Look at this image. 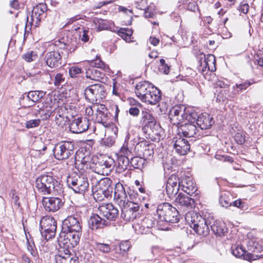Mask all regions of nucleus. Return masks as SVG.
<instances>
[{"instance_id": "nucleus-1", "label": "nucleus", "mask_w": 263, "mask_h": 263, "mask_svg": "<svg viewBox=\"0 0 263 263\" xmlns=\"http://www.w3.org/2000/svg\"><path fill=\"white\" fill-rule=\"evenodd\" d=\"M114 197L116 202L122 209L121 217L126 221H133L140 216V206L137 203L129 201L125 189L118 184L115 190Z\"/></svg>"}, {"instance_id": "nucleus-2", "label": "nucleus", "mask_w": 263, "mask_h": 263, "mask_svg": "<svg viewBox=\"0 0 263 263\" xmlns=\"http://www.w3.org/2000/svg\"><path fill=\"white\" fill-rule=\"evenodd\" d=\"M36 187L38 192L43 195H48L54 191L58 192L59 183L52 176L43 175L36 179Z\"/></svg>"}, {"instance_id": "nucleus-3", "label": "nucleus", "mask_w": 263, "mask_h": 263, "mask_svg": "<svg viewBox=\"0 0 263 263\" xmlns=\"http://www.w3.org/2000/svg\"><path fill=\"white\" fill-rule=\"evenodd\" d=\"M68 186L75 193L83 194L87 190L89 183L86 174L80 172V173H73L67 179Z\"/></svg>"}, {"instance_id": "nucleus-4", "label": "nucleus", "mask_w": 263, "mask_h": 263, "mask_svg": "<svg viewBox=\"0 0 263 263\" xmlns=\"http://www.w3.org/2000/svg\"><path fill=\"white\" fill-rule=\"evenodd\" d=\"M157 213L160 220L171 223H176L179 221V212L168 203L159 204L157 209Z\"/></svg>"}, {"instance_id": "nucleus-5", "label": "nucleus", "mask_w": 263, "mask_h": 263, "mask_svg": "<svg viewBox=\"0 0 263 263\" xmlns=\"http://www.w3.org/2000/svg\"><path fill=\"white\" fill-rule=\"evenodd\" d=\"M111 183V180L108 178L97 181L96 184L92 187L94 198L96 200L101 201L110 196L112 192Z\"/></svg>"}, {"instance_id": "nucleus-6", "label": "nucleus", "mask_w": 263, "mask_h": 263, "mask_svg": "<svg viewBox=\"0 0 263 263\" xmlns=\"http://www.w3.org/2000/svg\"><path fill=\"white\" fill-rule=\"evenodd\" d=\"M84 95L86 99L90 103L100 102L106 96L105 86L101 83L91 85L85 89Z\"/></svg>"}, {"instance_id": "nucleus-7", "label": "nucleus", "mask_w": 263, "mask_h": 263, "mask_svg": "<svg viewBox=\"0 0 263 263\" xmlns=\"http://www.w3.org/2000/svg\"><path fill=\"white\" fill-rule=\"evenodd\" d=\"M41 233L42 236L48 240L55 236L57 230V222L51 216H45L40 220Z\"/></svg>"}, {"instance_id": "nucleus-8", "label": "nucleus", "mask_w": 263, "mask_h": 263, "mask_svg": "<svg viewBox=\"0 0 263 263\" xmlns=\"http://www.w3.org/2000/svg\"><path fill=\"white\" fill-rule=\"evenodd\" d=\"M74 145L72 142L64 141L56 144L53 149L55 158L58 160L68 159L74 154Z\"/></svg>"}, {"instance_id": "nucleus-9", "label": "nucleus", "mask_w": 263, "mask_h": 263, "mask_svg": "<svg viewBox=\"0 0 263 263\" xmlns=\"http://www.w3.org/2000/svg\"><path fill=\"white\" fill-rule=\"evenodd\" d=\"M183 137L178 134V135L173 138V141L174 142V147L176 152L180 155H185L190 151V146L189 142L184 137H193V135L196 133H182Z\"/></svg>"}, {"instance_id": "nucleus-10", "label": "nucleus", "mask_w": 263, "mask_h": 263, "mask_svg": "<svg viewBox=\"0 0 263 263\" xmlns=\"http://www.w3.org/2000/svg\"><path fill=\"white\" fill-rule=\"evenodd\" d=\"M80 235V232L64 231L60 234L58 242L60 247L65 245L68 248H73L79 242Z\"/></svg>"}, {"instance_id": "nucleus-11", "label": "nucleus", "mask_w": 263, "mask_h": 263, "mask_svg": "<svg viewBox=\"0 0 263 263\" xmlns=\"http://www.w3.org/2000/svg\"><path fill=\"white\" fill-rule=\"evenodd\" d=\"M63 230L65 231L81 232L82 219L79 214L76 213L65 219L63 221Z\"/></svg>"}, {"instance_id": "nucleus-12", "label": "nucleus", "mask_w": 263, "mask_h": 263, "mask_svg": "<svg viewBox=\"0 0 263 263\" xmlns=\"http://www.w3.org/2000/svg\"><path fill=\"white\" fill-rule=\"evenodd\" d=\"M47 10V7L45 4H40L34 7L32 10L30 21L27 17V23L30 24L31 26H38L41 21L46 17Z\"/></svg>"}, {"instance_id": "nucleus-13", "label": "nucleus", "mask_w": 263, "mask_h": 263, "mask_svg": "<svg viewBox=\"0 0 263 263\" xmlns=\"http://www.w3.org/2000/svg\"><path fill=\"white\" fill-rule=\"evenodd\" d=\"M100 216L109 221L115 220L119 214L118 210L111 203L102 204L98 207Z\"/></svg>"}, {"instance_id": "nucleus-14", "label": "nucleus", "mask_w": 263, "mask_h": 263, "mask_svg": "<svg viewBox=\"0 0 263 263\" xmlns=\"http://www.w3.org/2000/svg\"><path fill=\"white\" fill-rule=\"evenodd\" d=\"M89 151L85 148H81L77 151L74 158V164L78 169L85 170L88 168L87 163L90 160Z\"/></svg>"}, {"instance_id": "nucleus-15", "label": "nucleus", "mask_w": 263, "mask_h": 263, "mask_svg": "<svg viewBox=\"0 0 263 263\" xmlns=\"http://www.w3.org/2000/svg\"><path fill=\"white\" fill-rule=\"evenodd\" d=\"M142 120L143 121V132H148L151 130L154 132L155 130L159 131L161 130V126L159 123H157L152 115L147 111H142Z\"/></svg>"}, {"instance_id": "nucleus-16", "label": "nucleus", "mask_w": 263, "mask_h": 263, "mask_svg": "<svg viewBox=\"0 0 263 263\" xmlns=\"http://www.w3.org/2000/svg\"><path fill=\"white\" fill-rule=\"evenodd\" d=\"M62 57L59 50L48 52L45 57L46 64L52 68L61 67L64 65Z\"/></svg>"}, {"instance_id": "nucleus-17", "label": "nucleus", "mask_w": 263, "mask_h": 263, "mask_svg": "<svg viewBox=\"0 0 263 263\" xmlns=\"http://www.w3.org/2000/svg\"><path fill=\"white\" fill-rule=\"evenodd\" d=\"M184 114L183 116V122L185 120L187 121V123H185V127H187V129L189 131L195 130L197 129L196 124L197 119L198 116L197 112L192 108L185 107Z\"/></svg>"}, {"instance_id": "nucleus-18", "label": "nucleus", "mask_w": 263, "mask_h": 263, "mask_svg": "<svg viewBox=\"0 0 263 263\" xmlns=\"http://www.w3.org/2000/svg\"><path fill=\"white\" fill-rule=\"evenodd\" d=\"M45 93L43 91H30L28 95L21 99V104L25 107L34 105V103L39 101L45 96Z\"/></svg>"}, {"instance_id": "nucleus-19", "label": "nucleus", "mask_w": 263, "mask_h": 263, "mask_svg": "<svg viewBox=\"0 0 263 263\" xmlns=\"http://www.w3.org/2000/svg\"><path fill=\"white\" fill-rule=\"evenodd\" d=\"M42 203L46 211L52 212L59 210L63 204L62 199L58 197H44Z\"/></svg>"}, {"instance_id": "nucleus-20", "label": "nucleus", "mask_w": 263, "mask_h": 263, "mask_svg": "<svg viewBox=\"0 0 263 263\" xmlns=\"http://www.w3.org/2000/svg\"><path fill=\"white\" fill-rule=\"evenodd\" d=\"M94 109H96L95 120L99 123H102L104 126L110 125V123L107 122L108 115L105 105L97 103V107H95Z\"/></svg>"}, {"instance_id": "nucleus-21", "label": "nucleus", "mask_w": 263, "mask_h": 263, "mask_svg": "<svg viewBox=\"0 0 263 263\" xmlns=\"http://www.w3.org/2000/svg\"><path fill=\"white\" fill-rule=\"evenodd\" d=\"M233 254L237 257H243L245 260L249 261L256 260L263 258L262 255H257L247 252L241 246H237L232 249Z\"/></svg>"}, {"instance_id": "nucleus-22", "label": "nucleus", "mask_w": 263, "mask_h": 263, "mask_svg": "<svg viewBox=\"0 0 263 263\" xmlns=\"http://www.w3.org/2000/svg\"><path fill=\"white\" fill-rule=\"evenodd\" d=\"M154 86L152 83L147 81L140 82L136 85L135 93L137 96L142 101L145 96L151 92V90H153Z\"/></svg>"}, {"instance_id": "nucleus-23", "label": "nucleus", "mask_w": 263, "mask_h": 263, "mask_svg": "<svg viewBox=\"0 0 263 263\" xmlns=\"http://www.w3.org/2000/svg\"><path fill=\"white\" fill-rule=\"evenodd\" d=\"M184 110H185V107L183 105L174 106L171 108L170 111L169 117L174 124L183 122Z\"/></svg>"}, {"instance_id": "nucleus-24", "label": "nucleus", "mask_w": 263, "mask_h": 263, "mask_svg": "<svg viewBox=\"0 0 263 263\" xmlns=\"http://www.w3.org/2000/svg\"><path fill=\"white\" fill-rule=\"evenodd\" d=\"M109 224V222L103 218L99 214L92 216L88 221L89 227L92 230L102 228Z\"/></svg>"}, {"instance_id": "nucleus-25", "label": "nucleus", "mask_w": 263, "mask_h": 263, "mask_svg": "<svg viewBox=\"0 0 263 263\" xmlns=\"http://www.w3.org/2000/svg\"><path fill=\"white\" fill-rule=\"evenodd\" d=\"M175 204L178 207H186L192 208L194 206L195 201L194 199L187 195L179 193L175 197L174 200Z\"/></svg>"}, {"instance_id": "nucleus-26", "label": "nucleus", "mask_w": 263, "mask_h": 263, "mask_svg": "<svg viewBox=\"0 0 263 263\" xmlns=\"http://www.w3.org/2000/svg\"><path fill=\"white\" fill-rule=\"evenodd\" d=\"M214 123L213 118L207 113L201 114L198 116L196 125L202 130L210 128Z\"/></svg>"}, {"instance_id": "nucleus-27", "label": "nucleus", "mask_w": 263, "mask_h": 263, "mask_svg": "<svg viewBox=\"0 0 263 263\" xmlns=\"http://www.w3.org/2000/svg\"><path fill=\"white\" fill-rule=\"evenodd\" d=\"M186 220L190 224L191 228L194 229L197 227V225L201 224L202 223L205 222L207 219L203 218L201 215L195 212H188L185 215Z\"/></svg>"}, {"instance_id": "nucleus-28", "label": "nucleus", "mask_w": 263, "mask_h": 263, "mask_svg": "<svg viewBox=\"0 0 263 263\" xmlns=\"http://www.w3.org/2000/svg\"><path fill=\"white\" fill-rule=\"evenodd\" d=\"M161 98V91L154 86L153 90H151V92L148 93L147 95H145L142 101L147 104L155 105L160 101Z\"/></svg>"}, {"instance_id": "nucleus-29", "label": "nucleus", "mask_w": 263, "mask_h": 263, "mask_svg": "<svg viewBox=\"0 0 263 263\" xmlns=\"http://www.w3.org/2000/svg\"><path fill=\"white\" fill-rule=\"evenodd\" d=\"M180 186L184 192L190 196L194 194L197 190L195 184L190 177H185L182 179Z\"/></svg>"}, {"instance_id": "nucleus-30", "label": "nucleus", "mask_w": 263, "mask_h": 263, "mask_svg": "<svg viewBox=\"0 0 263 263\" xmlns=\"http://www.w3.org/2000/svg\"><path fill=\"white\" fill-rule=\"evenodd\" d=\"M114 163V160L111 158H106L99 161L98 164H97L96 168L99 169V167H100L102 171L99 170L98 173H102V174H106L107 175L108 173L110 172L113 168Z\"/></svg>"}, {"instance_id": "nucleus-31", "label": "nucleus", "mask_w": 263, "mask_h": 263, "mask_svg": "<svg viewBox=\"0 0 263 263\" xmlns=\"http://www.w3.org/2000/svg\"><path fill=\"white\" fill-rule=\"evenodd\" d=\"M75 127H77L79 132H86L89 127L88 121L86 119H84V120L81 118L75 119L72 121L69 126L70 132H74L72 129H74Z\"/></svg>"}, {"instance_id": "nucleus-32", "label": "nucleus", "mask_w": 263, "mask_h": 263, "mask_svg": "<svg viewBox=\"0 0 263 263\" xmlns=\"http://www.w3.org/2000/svg\"><path fill=\"white\" fill-rule=\"evenodd\" d=\"M104 70L91 67L86 71V77L92 80L99 81L100 79H103L105 76Z\"/></svg>"}, {"instance_id": "nucleus-33", "label": "nucleus", "mask_w": 263, "mask_h": 263, "mask_svg": "<svg viewBox=\"0 0 263 263\" xmlns=\"http://www.w3.org/2000/svg\"><path fill=\"white\" fill-rule=\"evenodd\" d=\"M134 136L135 135L133 133L132 134L129 133H126L124 143L118 154V156L132 157V153L131 150L128 148L127 144L129 140L132 138V137H134Z\"/></svg>"}, {"instance_id": "nucleus-34", "label": "nucleus", "mask_w": 263, "mask_h": 263, "mask_svg": "<svg viewBox=\"0 0 263 263\" xmlns=\"http://www.w3.org/2000/svg\"><path fill=\"white\" fill-rule=\"evenodd\" d=\"M117 137V133H105L104 137L100 139V143L102 145L106 146H112Z\"/></svg>"}, {"instance_id": "nucleus-35", "label": "nucleus", "mask_w": 263, "mask_h": 263, "mask_svg": "<svg viewBox=\"0 0 263 263\" xmlns=\"http://www.w3.org/2000/svg\"><path fill=\"white\" fill-rule=\"evenodd\" d=\"M66 251L67 253L59 251L58 254L55 256V263H67L68 260L73 256L70 253L69 249H66Z\"/></svg>"}, {"instance_id": "nucleus-36", "label": "nucleus", "mask_w": 263, "mask_h": 263, "mask_svg": "<svg viewBox=\"0 0 263 263\" xmlns=\"http://www.w3.org/2000/svg\"><path fill=\"white\" fill-rule=\"evenodd\" d=\"M210 227L213 233L218 236H221L225 232L224 223L221 221H215Z\"/></svg>"}, {"instance_id": "nucleus-37", "label": "nucleus", "mask_w": 263, "mask_h": 263, "mask_svg": "<svg viewBox=\"0 0 263 263\" xmlns=\"http://www.w3.org/2000/svg\"><path fill=\"white\" fill-rule=\"evenodd\" d=\"M232 195L228 192L222 193L219 198V203L226 208L232 205Z\"/></svg>"}, {"instance_id": "nucleus-38", "label": "nucleus", "mask_w": 263, "mask_h": 263, "mask_svg": "<svg viewBox=\"0 0 263 263\" xmlns=\"http://www.w3.org/2000/svg\"><path fill=\"white\" fill-rule=\"evenodd\" d=\"M210 224H211V222L208 223V221H206L205 222L202 223L201 224L197 225V227L193 229L197 234L205 236L208 235L209 233V225Z\"/></svg>"}, {"instance_id": "nucleus-39", "label": "nucleus", "mask_w": 263, "mask_h": 263, "mask_svg": "<svg viewBox=\"0 0 263 263\" xmlns=\"http://www.w3.org/2000/svg\"><path fill=\"white\" fill-rule=\"evenodd\" d=\"M203 63H204V65H208L209 70L213 71L216 70V60L214 55L209 54L206 57L204 55Z\"/></svg>"}, {"instance_id": "nucleus-40", "label": "nucleus", "mask_w": 263, "mask_h": 263, "mask_svg": "<svg viewBox=\"0 0 263 263\" xmlns=\"http://www.w3.org/2000/svg\"><path fill=\"white\" fill-rule=\"evenodd\" d=\"M35 154L34 155H41L40 157H44V153L42 152H45L47 149V146L43 143L41 140H36L34 143Z\"/></svg>"}, {"instance_id": "nucleus-41", "label": "nucleus", "mask_w": 263, "mask_h": 263, "mask_svg": "<svg viewBox=\"0 0 263 263\" xmlns=\"http://www.w3.org/2000/svg\"><path fill=\"white\" fill-rule=\"evenodd\" d=\"M61 47L63 48H67L69 47L68 51L70 53L73 52L77 48H78L79 46H80V43H78L76 41V39L74 40H72L71 41L67 43H60Z\"/></svg>"}, {"instance_id": "nucleus-42", "label": "nucleus", "mask_w": 263, "mask_h": 263, "mask_svg": "<svg viewBox=\"0 0 263 263\" xmlns=\"http://www.w3.org/2000/svg\"><path fill=\"white\" fill-rule=\"evenodd\" d=\"M118 34L125 41L129 42L133 34V30L127 28H120L118 31Z\"/></svg>"}, {"instance_id": "nucleus-43", "label": "nucleus", "mask_w": 263, "mask_h": 263, "mask_svg": "<svg viewBox=\"0 0 263 263\" xmlns=\"http://www.w3.org/2000/svg\"><path fill=\"white\" fill-rule=\"evenodd\" d=\"M130 244L129 241H125L121 242L119 246H117V251L119 249L120 252H118L119 256H117V258H120L124 255V254L130 248Z\"/></svg>"}, {"instance_id": "nucleus-44", "label": "nucleus", "mask_w": 263, "mask_h": 263, "mask_svg": "<svg viewBox=\"0 0 263 263\" xmlns=\"http://www.w3.org/2000/svg\"><path fill=\"white\" fill-rule=\"evenodd\" d=\"M251 84V82L248 81H245L240 84H236L233 86L235 95L239 94L242 91L246 90Z\"/></svg>"}, {"instance_id": "nucleus-45", "label": "nucleus", "mask_w": 263, "mask_h": 263, "mask_svg": "<svg viewBox=\"0 0 263 263\" xmlns=\"http://www.w3.org/2000/svg\"><path fill=\"white\" fill-rule=\"evenodd\" d=\"M95 23L98 26L99 30H107L110 28L111 23L106 20L97 19Z\"/></svg>"}, {"instance_id": "nucleus-46", "label": "nucleus", "mask_w": 263, "mask_h": 263, "mask_svg": "<svg viewBox=\"0 0 263 263\" xmlns=\"http://www.w3.org/2000/svg\"><path fill=\"white\" fill-rule=\"evenodd\" d=\"M88 63L89 66L92 68L95 67L96 68L103 70L106 68L105 64L99 58H96L95 60L88 61Z\"/></svg>"}, {"instance_id": "nucleus-47", "label": "nucleus", "mask_w": 263, "mask_h": 263, "mask_svg": "<svg viewBox=\"0 0 263 263\" xmlns=\"http://www.w3.org/2000/svg\"><path fill=\"white\" fill-rule=\"evenodd\" d=\"M69 75L71 78H78L83 73L82 69L77 65H73L69 68Z\"/></svg>"}, {"instance_id": "nucleus-48", "label": "nucleus", "mask_w": 263, "mask_h": 263, "mask_svg": "<svg viewBox=\"0 0 263 263\" xmlns=\"http://www.w3.org/2000/svg\"><path fill=\"white\" fill-rule=\"evenodd\" d=\"M155 223V219L152 215L145 217L142 221V226L148 229L153 228Z\"/></svg>"}, {"instance_id": "nucleus-49", "label": "nucleus", "mask_w": 263, "mask_h": 263, "mask_svg": "<svg viewBox=\"0 0 263 263\" xmlns=\"http://www.w3.org/2000/svg\"><path fill=\"white\" fill-rule=\"evenodd\" d=\"M181 181H180L178 177L175 174L171 175L168 179L166 185L179 187L180 186Z\"/></svg>"}, {"instance_id": "nucleus-50", "label": "nucleus", "mask_w": 263, "mask_h": 263, "mask_svg": "<svg viewBox=\"0 0 263 263\" xmlns=\"http://www.w3.org/2000/svg\"><path fill=\"white\" fill-rule=\"evenodd\" d=\"M118 163L119 167L122 170H126L129 163V157L118 156Z\"/></svg>"}, {"instance_id": "nucleus-51", "label": "nucleus", "mask_w": 263, "mask_h": 263, "mask_svg": "<svg viewBox=\"0 0 263 263\" xmlns=\"http://www.w3.org/2000/svg\"><path fill=\"white\" fill-rule=\"evenodd\" d=\"M179 188L176 186L166 185V192L170 198L173 199L177 195Z\"/></svg>"}, {"instance_id": "nucleus-52", "label": "nucleus", "mask_w": 263, "mask_h": 263, "mask_svg": "<svg viewBox=\"0 0 263 263\" xmlns=\"http://www.w3.org/2000/svg\"><path fill=\"white\" fill-rule=\"evenodd\" d=\"M96 249L104 253H108L111 250V248L109 245L104 243H96Z\"/></svg>"}, {"instance_id": "nucleus-53", "label": "nucleus", "mask_w": 263, "mask_h": 263, "mask_svg": "<svg viewBox=\"0 0 263 263\" xmlns=\"http://www.w3.org/2000/svg\"><path fill=\"white\" fill-rule=\"evenodd\" d=\"M147 139H150L152 141L157 142L159 141L160 135L157 133H143Z\"/></svg>"}, {"instance_id": "nucleus-54", "label": "nucleus", "mask_w": 263, "mask_h": 263, "mask_svg": "<svg viewBox=\"0 0 263 263\" xmlns=\"http://www.w3.org/2000/svg\"><path fill=\"white\" fill-rule=\"evenodd\" d=\"M234 139L238 144H242L246 141V135L244 133H236Z\"/></svg>"}, {"instance_id": "nucleus-55", "label": "nucleus", "mask_w": 263, "mask_h": 263, "mask_svg": "<svg viewBox=\"0 0 263 263\" xmlns=\"http://www.w3.org/2000/svg\"><path fill=\"white\" fill-rule=\"evenodd\" d=\"M143 148V156L144 158L148 159L154 154L153 148L148 145L145 146Z\"/></svg>"}, {"instance_id": "nucleus-56", "label": "nucleus", "mask_w": 263, "mask_h": 263, "mask_svg": "<svg viewBox=\"0 0 263 263\" xmlns=\"http://www.w3.org/2000/svg\"><path fill=\"white\" fill-rule=\"evenodd\" d=\"M254 63L260 67H263V53H257L254 55Z\"/></svg>"}, {"instance_id": "nucleus-57", "label": "nucleus", "mask_w": 263, "mask_h": 263, "mask_svg": "<svg viewBox=\"0 0 263 263\" xmlns=\"http://www.w3.org/2000/svg\"><path fill=\"white\" fill-rule=\"evenodd\" d=\"M39 114L40 115L41 120H45L50 117L51 112L47 110L40 108Z\"/></svg>"}, {"instance_id": "nucleus-58", "label": "nucleus", "mask_w": 263, "mask_h": 263, "mask_svg": "<svg viewBox=\"0 0 263 263\" xmlns=\"http://www.w3.org/2000/svg\"><path fill=\"white\" fill-rule=\"evenodd\" d=\"M93 104L90 106H88L85 108V114L88 116H93L94 112H96V109H94L95 107H97V103L94 102Z\"/></svg>"}, {"instance_id": "nucleus-59", "label": "nucleus", "mask_w": 263, "mask_h": 263, "mask_svg": "<svg viewBox=\"0 0 263 263\" xmlns=\"http://www.w3.org/2000/svg\"><path fill=\"white\" fill-rule=\"evenodd\" d=\"M65 81L63 75L61 73H57L54 78V84L55 86H60Z\"/></svg>"}, {"instance_id": "nucleus-60", "label": "nucleus", "mask_w": 263, "mask_h": 263, "mask_svg": "<svg viewBox=\"0 0 263 263\" xmlns=\"http://www.w3.org/2000/svg\"><path fill=\"white\" fill-rule=\"evenodd\" d=\"M147 6V2L146 0H141L139 2L136 3V7L137 9L140 10H144Z\"/></svg>"}, {"instance_id": "nucleus-61", "label": "nucleus", "mask_w": 263, "mask_h": 263, "mask_svg": "<svg viewBox=\"0 0 263 263\" xmlns=\"http://www.w3.org/2000/svg\"><path fill=\"white\" fill-rule=\"evenodd\" d=\"M249 9V6L247 3H241L239 6V11L244 13L247 14Z\"/></svg>"}, {"instance_id": "nucleus-62", "label": "nucleus", "mask_w": 263, "mask_h": 263, "mask_svg": "<svg viewBox=\"0 0 263 263\" xmlns=\"http://www.w3.org/2000/svg\"><path fill=\"white\" fill-rule=\"evenodd\" d=\"M22 58L26 61L30 62L33 61V51H29L23 55Z\"/></svg>"}, {"instance_id": "nucleus-63", "label": "nucleus", "mask_w": 263, "mask_h": 263, "mask_svg": "<svg viewBox=\"0 0 263 263\" xmlns=\"http://www.w3.org/2000/svg\"><path fill=\"white\" fill-rule=\"evenodd\" d=\"M66 109L68 110V112L72 117L77 115L75 106L73 105H67L66 106Z\"/></svg>"}, {"instance_id": "nucleus-64", "label": "nucleus", "mask_w": 263, "mask_h": 263, "mask_svg": "<svg viewBox=\"0 0 263 263\" xmlns=\"http://www.w3.org/2000/svg\"><path fill=\"white\" fill-rule=\"evenodd\" d=\"M201 61H202V59L200 60V65L198 67V70L199 71H201V72L203 74H204V72H206L207 70H209L208 67V65H204V63L203 64L202 62H201Z\"/></svg>"}]
</instances>
